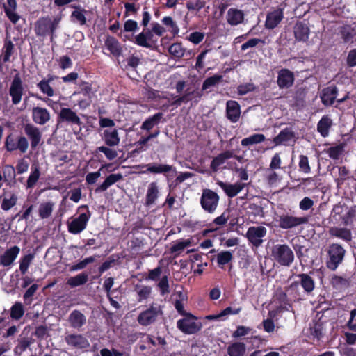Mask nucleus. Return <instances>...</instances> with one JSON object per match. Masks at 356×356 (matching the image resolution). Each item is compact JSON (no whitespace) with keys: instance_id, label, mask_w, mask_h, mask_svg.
Instances as JSON below:
<instances>
[{"instance_id":"obj_58","label":"nucleus","mask_w":356,"mask_h":356,"mask_svg":"<svg viewBox=\"0 0 356 356\" xmlns=\"http://www.w3.org/2000/svg\"><path fill=\"white\" fill-rule=\"evenodd\" d=\"M299 170L305 174H309L312 168L309 165V159L306 155L300 154L298 162Z\"/></svg>"},{"instance_id":"obj_27","label":"nucleus","mask_w":356,"mask_h":356,"mask_svg":"<svg viewBox=\"0 0 356 356\" xmlns=\"http://www.w3.org/2000/svg\"><path fill=\"white\" fill-rule=\"evenodd\" d=\"M284 17L283 11L281 9L275 10L268 13L265 22V26L268 29H275Z\"/></svg>"},{"instance_id":"obj_60","label":"nucleus","mask_w":356,"mask_h":356,"mask_svg":"<svg viewBox=\"0 0 356 356\" xmlns=\"http://www.w3.org/2000/svg\"><path fill=\"white\" fill-rule=\"evenodd\" d=\"M37 87L40 91L47 95V97H53L54 95V90L50 86V83L46 81V80L42 79L38 84Z\"/></svg>"},{"instance_id":"obj_30","label":"nucleus","mask_w":356,"mask_h":356,"mask_svg":"<svg viewBox=\"0 0 356 356\" xmlns=\"http://www.w3.org/2000/svg\"><path fill=\"white\" fill-rule=\"evenodd\" d=\"M68 322L72 327L79 329L86 323V318L78 309L73 310L68 316Z\"/></svg>"},{"instance_id":"obj_29","label":"nucleus","mask_w":356,"mask_h":356,"mask_svg":"<svg viewBox=\"0 0 356 356\" xmlns=\"http://www.w3.org/2000/svg\"><path fill=\"white\" fill-rule=\"evenodd\" d=\"M7 3L3 4V10L9 20L14 24L19 20L20 16L16 13V0H6Z\"/></svg>"},{"instance_id":"obj_31","label":"nucleus","mask_w":356,"mask_h":356,"mask_svg":"<svg viewBox=\"0 0 356 356\" xmlns=\"http://www.w3.org/2000/svg\"><path fill=\"white\" fill-rule=\"evenodd\" d=\"M102 139L108 147H114L119 145L120 138L116 129H106L103 132Z\"/></svg>"},{"instance_id":"obj_41","label":"nucleus","mask_w":356,"mask_h":356,"mask_svg":"<svg viewBox=\"0 0 356 356\" xmlns=\"http://www.w3.org/2000/svg\"><path fill=\"white\" fill-rule=\"evenodd\" d=\"M331 284L338 290L346 289L350 286V279L334 275L331 278Z\"/></svg>"},{"instance_id":"obj_38","label":"nucleus","mask_w":356,"mask_h":356,"mask_svg":"<svg viewBox=\"0 0 356 356\" xmlns=\"http://www.w3.org/2000/svg\"><path fill=\"white\" fill-rule=\"evenodd\" d=\"M147 172L152 174H165L172 170V166L168 164H158L156 163H151L146 165Z\"/></svg>"},{"instance_id":"obj_50","label":"nucleus","mask_w":356,"mask_h":356,"mask_svg":"<svg viewBox=\"0 0 356 356\" xmlns=\"http://www.w3.org/2000/svg\"><path fill=\"white\" fill-rule=\"evenodd\" d=\"M323 324L321 321H314L310 325L309 334L314 338L320 340L323 337Z\"/></svg>"},{"instance_id":"obj_2","label":"nucleus","mask_w":356,"mask_h":356,"mask_svg":"<svg viewBox=\"0 0 356 356\" xmlns=\"http://www.w3.org/2000/svg\"><path fill=\"white\" fill-rule=\"evenodd\" d=\"M273 260L282 266L289 267L294 261L293 250L287 244H276L272 247Z\"/></svg>"},{"instance_id":"obj_3","label":"nucleus","mask_w":356,"mask_h":356,"mask_svg":"<svg viewBox=\"0 0 356 356\" xmlns=\"http://www.w3.org/2000/svg\"><path fill=\"white\" fill-rule=\"evenodd\" d=\"M346 250L338 243L330 244L328 247L327 267L331 270H335L340 264L342 263Z\"/></svg>"},{"instance_id":"obj_24","label":"nucleus","mask_w":356,"mask_h":356,"mask_svg":"<svg viewBox=\"0 0 356 356\" xmlns=\"http://www.w3.org/2000/svg\"><path fill=\"white\" fill-rule=\"evenodd\" d=\"M70 7L74 9L70 15L71 21L74 23H79L80 26L86 25L87 22L86 14L88 13V11L79 5L72 4Z\"/></svg>"},{"instance_id":"obj_46","label":"nucleus","mask_w":356,"mask_h":356,"mask_svg":"<svg viewBox=\"0 0 356 356\" xmlns=\"http://www.w3.org/2000/svg\"><path fill=\"white\" fill-rule=\"evenodd\" d=\"M152 287L149 286L136 285L135 291L138 295V302H141L142 301L147 300L152 293Z\"/></svg>"},{"instance_id":"obj_19","label":"nucleus","mask_w":356,"mask_h":356,"mask_svg":"<svg viewBox=\"0 0 356 356\" xmlns=\"http://www.w3.org/2000/svg\"><path fill=\"white\" fill-rule=\"evenodd\" d=\"M31 117L33 121L39 125H44L51 120L50 112L46 108L40 106L32 108Z\"/></svg>"},{"instance_id":"obj_18","label":"nucleus","mask_w":356,"mask_h":356,"mask_svg":"<svg viewBox=\"0 0 356 356\" xmlns=\"http://www.w3.org/2000/svg\"><path fill=\"white\" fill-rule=\"evenodd\" d=\"M24 129L25 134L30 139L31 148L35 149L42 138V134L39 129L31 123H27L24 124Z\"/></svg>"},{"instance_id":"obj_5","label":"nucleus","mask_w":356,"mask_h":356,"mask_svg":"<svg viewBox=\"0 0 356 356\" xmlns=\"http://www.w3.org/2000/svg\"><path fill=\"white\" fill-rule=\"evenodd\" d=\"M278 226L282 229H291L308 222L307 216L297 217L288 213L277 216Z\"/></svg>"},{"instance_id":"obj_49","label":"nucleus","mask_w":356,"mask_h":356,"mask_svg":"<svg viewBox=\"0 0 356 356\" xmlns=\"http://www.w3.org/2000/svg\"><path fill=\"white\" fill-rule=\"evenodd\" d=\"M161 22L163 25L167 26L168 28V31L170 32V33L175 36L177 35L179 32V29L175 21L173 20L172 17L170 16H165L164 17Z\"/></svg>"},{"instance_id":"obj_8","label":"nucleus","mask_w":356,"mask_h":356,"mask_svg":"<svg viewBox=\"0 0 356 356\" xmlns=\"http://www.w3.org/2000/svg\"><path fill=\"white\" fill-rule=\"evenodd\" d=\"M186 317L179 319L177 322V328L186 334H193L201 330L202 325L194 320L196 317L191 314H188Z\"/></svg>"},{"instance_id":"obj_10","label":"nucleus","mask_w":356,"mask_h":356,"mask_svg":"<svg viewBox=\"0 0 356 356\" xmlns=\"http://www.w3.org/2000/svg\"><path fill=\"white\" fill-rule=\"evenodd\" d=\"M296 277L299 278V281L292 282L288 287L286 291L296 290L299 284L302 287L304 291L308 294L314 291L315 282L310 275L306 273H300L298 274Z\"/></svg>"},{"instance_id":"obj_37","label":"nucleus","mask_w":356,"mask_h":356,"mask_svg":"<svg viewBox=\"0 0 356 356\" xmlns=\"http://www.w3.org/2000/svg\"><path fill=\"white\" fill-rule=\"evenodd\" d=\"M332 125V120L328 115H323L317 124V131L325 138L329 134V129Z\"/></svg>"},{"instance_id":"obj_47","label":"nucleus","mask_w":356,"mask_h":356,"mask_svg":"<svg viewBox=\"0 0 356 356\" xmlns=\"http://www.w3.org/2000/svg\"><path fill=\"white\" fill-rule=\"evenodd\" d=\"M3 180L7 182L8 185L15 183V169L13 165H6L3 168Z\"/></svg>"},{"instance_id":"obj_7","label":"nucleus","mask_w":356,"mask_h":356,"mask_svg":"<svg viewBox=\"0 0 356 356\" xmlns=\"http://www.w3.org/2000/svg\"><path fill=\"white\" fill-rule=\"evenodd\" d=\"M81 207H85L88 209L87 205H83ZM91 213L89 210L87 211V213H81L77 218H75L71 222L67 223L68 232L72 234H80L86 228Z\"/></svg>"},{"instance_id":"obj_6","label":"nucleus","mask_w":356,"mask_h":356,"mask_svg":"<svg viewBox=\"0 0 356 356\" xmlns=\"http://www.w3.org/2000/svg\"><path fill=\"white\" fill-rule=\"evenodd\" d=\"M4 147L10 152L18 149L20 152L25 153L29 147V141L24 136H19L15 139L14 135L10 133L6 138Z\"/></svg>"},{"instance_id":"obj_42","label":"nucleus","mask_w":356,"mask_h":356,"mask_svg":"<svg viewBox=\"0 0 356 356\" xmlns=\"http://www.w3.org/2000/svg\"><path fill=\"white\" fill-rule=\"evenodd\" d=\"M35 258L34 253H29L22 256L19 259V270L22 275H25L29 270L30 265Z\"/></svg>"},{"instance_id":"obj_4","label":"nucleus","mask_w":356,"mask_h":356,"mask_svg":"<svg viewBox=\"0 0 356 356\" xmlns=\"http://www.w3.org/2000/svg\"><path fill=\"white\" fill-rule=\"evenodd\" d=\"M219 201L220 197L217 193L209 188L202 190L200 202L204 211L213 213L218 206Z\"/></svg>"},{"instance_id":"obj_45","label":"nucleus","mask_w":356,"mask_h":356,"mask_svg":"<svg viewBox=\"0 0 356 356\" xmlns=\"http://www.w3.org/2000/svg\"><path fill=\"white\" fill-rule=\"evenodd\" d=\"M266 137L262 134H254L249 137L245 138L241 140L243 147H248L254 144H259L265 141Z\"/></svg>"},{"instance_id":"obj_43","label":"nucleus","mask_w":356,"mask_h":356,"mask_svg":"<svg viewBox=\"0 0 356 356\" xmlns=\"http://www.w3.org/2000/svg\"><path fill=\"white\" fill-rule=\"evenodd\" d=\"M88 280V275L86 273L71 277L67 280V284L71 287H76L85 284Z\"/></svg>"},{"instance_id":"obj_21","label":"nucleus","mask_w":356,"mask_h":356,"mask_svg":"<svg viewBox=\"0 0 356 356\" xmlns=\"http://www.w3.org/2000/svg\"><path fill=\"white\" fill-rule=\"evenodd\" d=\"M241 115V108L239 104L234 100H229L226 104V116L232 123L238 121Z\"/></svg>"},{"instance_id":"obj_52","label":"nucleus","mask_w":356,"mask_h":356,"mask_svg":"<svg viewBox=\"0 0 356 356\" xmlns=\"http://www.w3.org/2000/svg\"><path fill=\"white\" fill-rule=\"evenodd\" d=\"M344 151V145L341 143L335 146L329 147L325 152L329 157L334 160L339 159Z\"/></svg>"},{"instance_id":"obj_54","label":"nucleus","mask_w":356,"mask_h":356,"mask_svg":"<svg viewBox=\"0 0 356 356\" xmlns=\"http://www.w3.org/2000/svg\"><path fill=\"white\" fill-rule=\"evenodd\" d=\"M168 52L174 58L179 59L184 56L185 49L182 47L181 43L176 42L169 47Z\"/></svg>"},{"instance_id":"obj_36","label":"nucleus","mask_w":356,"mask_h":356,"mask_svg":"<svg viewBox=\"0 0 356 356\" xmlns=\"http://www.w3.org/2000/svg\"><path fill=\"white\" fill-rule=\"evenodd\" d=\"M159 189L156 182H152L149 184L146 197L145 206L149 207L153 204L159 197Z\"/></svg>"},{"instance_id":"obj_33","label":"nucleus","mask_w":356,"mask_h":356,"mask_svg":"<svg viewBox=\"0 0 356 356\" xmlns=\"http://www.w3.org/2000/svg\"><path fill=\"white\" fill-rule=\"evenodd\" d=\"M105 46L106 49L114 56L118 57L122 53V48L118 40L113 36H107L105 40Z\"/></svg>"},{"instance_id":"obj_35","label":"nucleus","mask_w":356,"mask_h":356,"mask_svg":"<svg viewBox=\"0 0 356 356\" xmlns=\"http://www.w3.org/2000/svg\"><path fill=\"white\" fill-rule=\"evenodd\" d=\"M329 233L332 236L341 238L346 242L352 240L351 231L347 228L334 227L330 229Z\"/></svg>"},{"instance_id":"obj_44","label":"nucleus","mask_w":356,"mask_h":356,"mask_svg":"<svg viewBox=\"0 0 356 356\" xmlns=\"http://www.w3.org/2000/svg\"><path fill=\"white\" fill-rule=\"evenodd\" d=\"M218 266L223 268L224 266L230 263L233 259L232 253L229 250L221 251L216 256Z\"/></svg>"},{"instance_id":"obj_61","label":"nucleus","mask_w":356,"mask_h":356,"mask_svg":"<svg viewBox=\"0 0 356 356\" xmlns=\"http://www.w3.org/2000/svg\"><path fill=\"white\" fill-rule=\"evenodd\" d=\"M204 0H188L186 3V8L189 10L200 11L205 6Z\"/></svg>"},{"instance_id":"obj_20","label":"nucleus","mask_w":356,"mask_h":356,"mask_svg":"<svg viewBox=\"0 0 356 356\" xmlns=\"http://www.w3.org/2000/svg\"><path fill=\"white\" fill-rule=\"evenodd\" d=\"M338 88L336 86L326 87L322 90L321 100L325 106H332L336 100L338 95Z\"/></svg>"},{"instance_id":"obj_23","label":"nucleus","mask_w":356,"mask_h":356,"mask_svg":"<svg viewBox=\"0 0 356 356\" xmlns=\"http://www.w3.org/2000/svg\"><path fill=\"white\" fill-rule=\"evenodd\" d=\"M235 157L238 161L241 157L234 154L231 150H226L213 159L211 162L210 168L213 172H217L220 165L223 164L227 160Z\"/></svg>"},{"instance_id":"obj_56","label":"nucleus","mask_w":356,"mask_h":356,"mask_svg":"<svg viewBox=\"0 0 356 356\" xmlns=\"http://www.w3.org/2000/svg\"><path fill=\"white\" fill-rule=\"evenodd\" d=\"M24 314L23 305L19 302H16L10 308V317L15 320H19Z\"/></svg>"},{"instance_id":"obj_48","label":"nucleus","mask_w":356,"mask_h":356,"mask_svg":"<svg viewBox=\"0 0 356 356\" xmlns=\"http://www.w3.org/2000/svg\"><path fill=\"white\" fill-rule=\"evenodd\" d=\"M222 76L220 74H214L213 76L207 78L202 83V91L216 86L222 81Z\"/></svg>"},{"instance_id":"obj_53","label":"nucleus","mask_w":356,"mask_h":356,"mask_svg":"<svg viewBox=\"0 0 356 356\" xmlns=\"http://www.w3.org/2000/svg\"><path fill=\"white\" fill-rule=\"evenodd\" d=\"M14 51V44L11 40H6L3 47V53L1 57L3 63L9 62L10 56Z\"/></svg>"},{"instance_id":"obj_25","label":"nucleus","mask_w":356,"mask_h":356,"mask_svg":"<svg viewBox=\"0 0 356 356\" xmlns=\"http://www.w3.org/2000/svg\"><path fill=\"white\" fill-rule=\"evenodd\" d=\"M217 184L224 191L225 194L230 198H232L237 195L243 188L245 184L236 183L234 184L223 182L222 181H218Z\"/></svg>"},{"instance_id":"obj_55","label":"nucleus","mask_w":356,"mask_h":356,"mask_svg":"<svg viewBox=\"0 0 356 356\" xmlns=\"http://www.w3.org/2000/svg\"><path fill=\"white\" fill-rule=\"evenodd\" d=\"M120 257L114 254L110 256L99 267L98 270L99 274H102L105 271L108 270L113 265L118 263Z\"/></svg>"},{"instance_id":"obj_14","label":"nucleus","mask_w":356,"mask_h":356,"mask_svg":"<svg viewBox=\"0 0 356 356\" xmlns=\"http://www.w3.org/2000/svg\"><path fill=\"white\" fill-rule=\"evenodd\" d=\"M295 81L293 72L286 68H282L277 72V84L280 89H288L291 88Z\"/></svg>"},{"instance_id":"obj_64","label":"nucleus","mask_w":356,"mask_h":356,"mask_svg":"<svg viewBox=\"0 0 356 356\" xmlns=\"http://www.w3.org/2000/svg\"><path fill=\"white\" fill-rule=\"evenodd\" d=\"M138 30V25L136 21L133 19L127 20L124 24L123 29L121 30V34L123 33H134Z\"/></svg>"},{"instance_id":"obj_57","label":"nucleus","mask_w":356,"mask_h":356,"mask_svg":"<svg viewBox=\"0 0 356 356\" xmlns=\"http://www.w3.org/2000/svg\"><path fill=\"white\" fill-rule=\"evenodd\" d=\"M247 213L249 216H253L254 218L261 217L264 216V209L260 204L250 203L247 208Z\"/></svg>"},{"instance_id":"obj_11","label":"nucleus","mask_w":356,"mask_h":356,"mask_svg":"<svg viewBox=\"0 0 356 356\" xmlns=\"http://www.w3.org/2000/svg\"><path fill=\"white\" fill-rule=\"evenodd\" d=\"M23 94V83L19 74H17L14 76L9 88L13 104L17 105L21 102Z\"/></svg>"},{"instance_id":"obj_39","label":"nucleus","mask_w":356,"mask_h":356,"mask_svg":"<svg viewBox=\"0 0 356 356\" xmlns=\"http://www.w3.org/2000/svg\"><path fill=\"white\" fill-rule=\"evenodd\" d=\"M163 114L162 113H156L152 116L147 118L142 124L141 129L150 131L154 126L158 125L161 119L163 118Z\"/></svg>"},{"instance_id":"obj_12","label":"nucleus","mask_w":356,"mask_h":356,"mask_svg":"<svg viewBox=\"0 0 356 356\" xmlns=\"http://www.w3.org/2000/svg\"><path fill=\"white\" fill-rule=\"evenodd\" d=\"M154 35L152 29L147 27L144 28L141 33L136 35V44L139 47L152 49L157 42V40L154 39Z\"/></svg>"},{"instance_id":"obj_16","label":"nucleus","mask_w":356,"mask_h":356,"mask_svg":"<svg viewBox=\"0 0 356 356\" xmlns=\"http://www.w3.org/2000/svg\"><path fill=\"white\" fill-rule=\"evenodd\" d=\"M65 341L76 349H86L90 346L88 339L80 334H69L65 337Z\"/></svg>"},{"instance_id":"obj_59","label":"nucleus","mask_w":356,"mask_h":356,"mask_svg":"<svg viewBox=\"0 0 356 356\" xmlns=\"http://www.w3.org/2000/svg\"><path fill=\"white\" fill-rule=\"evenodd\" d=\"M40 176V172L38 167H35L34 170L32 169V171L30 174V175L28 177L27 181H26V186L29 188H31L34 187V186L36 184L37 181H38Z\"/></svg>"},{"instance_id":"obj_63","label":"nucleus","mask_w":356,"mask_h":356,"mask_svg":"<svg viewBox=\"0 0 356 356\" xmlns=\"http://www.w3.org/2000/svg\"><path fill=\"white\" fill-rule=\"evenodd\" d=\"M17 201V195L13 193L10 198H4L2 200L1 207L4 211H8L16 204Z\"/></svg>"},{"instance_id":"obj_9","label":"nucleus","mask_w":356,"mask_h":356,"mask_svg":"<svg viewBox=\"0 0 356 356\" xmlns=\"http://www.w3.org/2000/svg\"><path fill=\"white\" fill-rule=\"evenodd\" d=\"M163 312L160 306H154L152 305L149 308L143 311L137 317V321L143 326H148L154 323L159 315Z\"/></svg>"},{"instance_id":"obj_28","label":"nucleus","mask_w":356,"mask_h":356,"mask_svg":"<svg viewBox=\"0 0 356 356\" xmlns=\"http://www.w3.org/2000/svg\"><path fill=\"white\" fill-rule=\"evenodd\" d=\"M227 22L231 26H237L243 23L244 20V13L237 8H229L226 15Z\"/></svg>"},{"instance_id":"obj_51","label":"nucleus","mask_w":356,"mask_h":356,"mask_svg":"<svg viewBox=\"0 0 356 356\" xmlns=\"http://www.w3.org/2000/svg\"><path fill=\"white\" fill-rule=\"evenodd\" d=\"M54 208V203L47 202L42 203L38 209L39 216L42 219L48 218L52 213Z\"/></svg>"},{"instance_id":"obj_32","label":"nucleus","mask_w":356,"mask_h":356,"mask_svg":"<svg viewBox=\"0 0 356 356\" xmlns=\"http://www.w3.org/2000/svg\"><path fill=\"white\" fill-rule=\"evenodd\" d=\"M123 176L121 173L111 174L104 181V182L98 186L95 190V193H99L106 191L110 186L116 182L122 180Z\"/></svg>"},{"instance_id":"obj_15","label":"nucleus","mask_w":356,"mask_h":356,"mask_svg":"<svg viewBox=\"0 0 356 356\" xmlns=\"http://www.w3.org/2000/svg\"><path fill=\"white\" fill-rule=\"evenodd\" d=\"M267 229L263 226L250 227L248 228L246 236L248 241L254 245H259L262 240L261 238L266 235Z\"/></svg>"},{"instance_id":"obj_13","label":"nucleus","mask_w":356,"mask_h":356,"mask_svg":"<svg viewBox=\"0 0 356 356\" xmlns=\"http://www.w3.org/2000/svg\"><path fill=\"white\" fill-rule=\"evenodd\" d=\"M58 122H64L71 126H81L82 122L76 113L70 108H61L58 115Z\"/></svg>"},{"instance_id":"obj_40","label":"nucleus","mask_w":356,"mask_h":356,"mask_svg":"<svg viewBox=\"0 0 356 356\" xmlns=\"http://www.w3.org/2000/svg\"><path fill=\"white\" fill-rule=\"evenodd\" d=\"M339 35L345 43L352 42L356 35L355 29L350 25H345L340 28Z\"/></svg>"},{"instance_id":"obj_26","label":"nucleus","mask_w":356,"mask_h":356,"mask_svg":"<svg viewBox=\"0 0 356 356\" xmlns=\"http://www.w3.org/2000/svg\"><path fill=\"white\" fill-rule=\"evenodd\" d=\"M296 138V134L291 127L283 129L279 134L275 136L273 141L275 145H286V143L293 140Z\"/></svg>"},{"instance_id":"obj_62","label":"nucleus","mask_w":356,"mask_h":356,"mask_svg":"<svg viewBox=\"0 0 356 356\" xmlns=\"http://www.w3.org/2000/svg\"><path fill=\"white\" fill-rule=\"evenodd\" d=\"M191 245V242L189 240H183L180 241H177L174 245H172L170 248L171 253H177L175 256L179 254V252L184 250L186 248Z\"/></svg>"},{"instance_id":"obj_1","label":"nucleus","mask_w":356,"mask_h":356,"mask_svg":"<svg viewBox=\"0 0 356 356\" xmlns=\"http://www.w3.org/2000/svg\"><path fill=\"white\" fill-rule=\"evenodd\" d=\"M61 17L56 16L51 17L49 15L40 17L34 24V32L37 37H50L52 42L56 37V31L58 28Z\"/></svg>"},{"instance_id":"obj_22","label":"nucleus","mask_w":356,"mask_h":356,"mask_svg":"<svg viewBox=\"0 0 356 356\" xmlns=\"http://www.w3.org/2000/svg\"><path fill=\"white\" fill-rule=\"evenodd\" d=\"M295 39L298 42H306L309 36L310 29L303 22H298L293 27Z\"/></svg>"},{"instance_id":"obj_17","label":"nucleus","mask_w":356,"mask_h":356,"mask_svg":"<svg viewBox=\"0 0 356 356\" xmlns=\"http://www.w3.org/2000/svg\"><path fill=\"white\" fill-rule=\"evenodd\" d=\"M20 252V248L17 245H13L0 255V265L3 267L10 266Z\"/></svg>"},{"instance_id":"obj_34","label":"nucleus","mask_w":356,"mask_h":356,"mask_svg":"<svg viewBox=\"0 0 356 356\" xmlns=\"http://www.w3.org/2000/svg\"><path fill=\"white\" fill-rule=\"evenodd\" d=\"M227 352L229 356H245L246 346L243 342L234 341L228 346Z\"/></svg>"}]
</instances>
